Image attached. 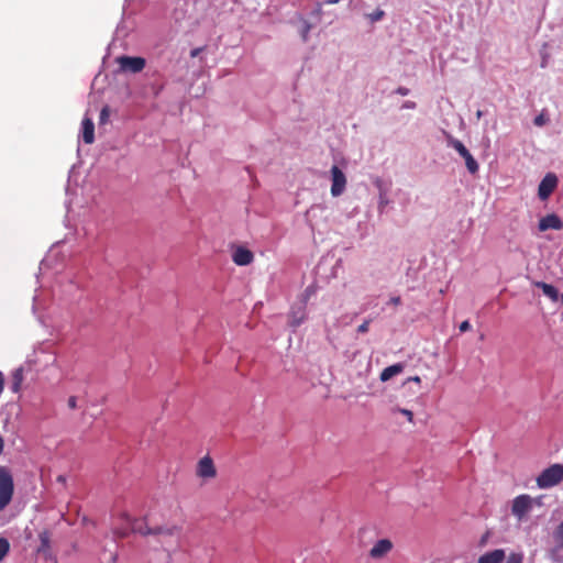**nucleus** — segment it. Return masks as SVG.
Listing matches in <instances>:
<instances>
[{
  "mask_svg": "<svg viewBox=\"0 0 563 563\" xmlns=\"http://www.w3.org/2000/svg\"><path fill=\"white\" fill-rule=\"evenodd\" d=\"M123 519L131 527L133 532L143 536H157L158 541L163 543L164 550L168 553L172 551L173 543H175V547L178 544L180 528L176 525L150 528L144 522L133 519L126 514L123 515Z\"/></svg>",
  "mask_w": 563,
  "mask_h": 563,
  "instance_id": "obj_1",
  "label": "nucleus"
},
{
  "mask_svg": "<svg viewBox=\"0 0 563 563\" xmlns=\"http://www.w3.org/2000/svg\"><path fill=\"white\" fill-rule=\"evenodd\" d=\"M563 481V465L553 464L543 470L537 477V485L541 489L551 488L556 486Z\"/></svg>",
  "mask_w": 563,
  "mask_h": 563,
  "instance_id": "obj_2",
  "label": "nucleus"
},
{
  "mask_svg": "<svg viewBox=\"0 0 563 563\" xmlns=\"http://www.w3.org/2000/svg\"><path fill=\"white\" fill-rule=\"evenodd\" d=\"M14 492L13 478L9 471L0 466V511L11 501Z\"/></svg>",
  "mask_w": 563,
  "mask_h": 563,
  "instance_id": "obj_3",
  "label": "nucleus"
},
{
  "mask_svg": "<svg viewBox=\"0 0 563 563\" xmlns=\"http://www.w3.org/2000/svg\"><path fill=\"white\" fill-rule=\"evenodd\" d=\"M448 145L454 148L464 158L465 166L471 174L474 175L478 172V163L460 140L450 136L448 140Z\"/></svg>",
  "mask_w": 563,
  "mask_h": 563,
  "instance_id": "obj_4",
  "label": "nucleus"
},
{
  "mask_svg": "<svg viewBox=\"0 0 563 563\" xmlns=\"http://www.w3.org/2000/svg\"><path fill=\"white\" fill-rule=\"evenodd\" d=\"M119 65L120 71L137 74L141 73L145 67V59L139 56H119L115 58Z\"/></svg>",
  "mask_w": 563,
  "mask_h": 563,
  "instance_id": "obj_5",
  "label": "nucleus"
},
{
  "mask_svg": "<svg viewBox=\"0 0 563 563\" xmlns=\"http://www.w3.org/2000/svg\"><path fill=\"white\" fill-rule=\"evenodd\" d=\"M331 174V195L333 197L341 196L346 187V177L344 173L336 166L333 165L330 169Z\"/></svg>",
  "mask_w": 563,
  "mask_h": 563,
  "instance_id": "obj_6",
  "label": "nucleus"
},
{
  "mask_svg": "<svg viewBox=\"0 0 563 563\" xmlns=\"http://www.w3.org/2000/svg\"><path fill=\"white\" fill-rule=\"evenodd\" d=\"M532 508V498L529 495H520L512 501L511 511L521 520Z\"/></svg>",
  "mask_w": 563,
  "mask_h": 563,
  "instance_id": "obj_7",
  "label": "nucleus"
},
{
  "mask_svg": "<svg viewBox=\"0 0 563 563\" xmlns=\"http://www.w3.org/2000/svg\"><path fill=\"white\" fill-rule=\"evenodd\" d=\"M196 474L198 477H201L203 479H211L216 477L217 470L210 456L206 455L199 460L196 468Z\"/></svg>",
  "mask_w": 563,
  "mask_h": 563,
  "instance_id": "obj_8",
  "label": "nucleus"
},
{
  "mask_svg": "<svg viewBox=\"0 0 563 563\" xmlns=\"http://www.w3.org/2000/svg\"><path fill=\"white\" fill-rule=\"evenodd\" d=\"M558 186V177L556 175L549 173L543 179L540 181L538 187V196L541 200H545L550 197L553 190Z\"/></svg>",
  "mask_w": 563,
  "mask_h": 563,
  "instance_id": "obj_9",
  "label": "nucleus"
},
{
  "mask_svg": "<svg viewBox=\"0 0 563 563\" xmlns=\"http://www.w3.org/2000/svg\"><path fill=\"white\" fill-rule=\"evenodd\" d=\"M393 547L389 539H380L369 550V556L374 560L383 559L391 551Z\"/></svg>",
  "mask_w": 563,
  "mask_h": 563,
  "instance_id": "obj_10",
  "label": "nucleus"
},
{
  "mask_svg": "<svg viewBox=\"0 0 563 563\" xmlns=\"http://www.w3.org/2000/svg\"><path fill=\"white\" fill-rule=\"evenodd\" d=\"M307 318L306 305L305 302H300L291 307L289 312V325L292 328L299 327Z\"/></svg>",
  "mask_w": 563,
  "mask_h": 563,
  "instance_id": "obj_11",
  "label": "nucleus"
},
{
  "mask_svg": "<svg viewBox=\"0 0 563 563\" xmlns=\"http://www.w3.org/2000/svg\"><path fill=\"white\" fill-rule=\"evenodd\" d=\"M562 228V220L554 213L548 214L539 221V230L542 232L548 230H561Z\"/></svg>",
  "mask_w": 563,
  "mask_h": 563,
  "instance_id": "obj_12",
  "label": "nucleus"
},
{
  "mask_svg": "<svg viewBox=\"0 0 563 563\" xmlns=\"http://www.w3.org/2000/svg\"><path fill=\"white\" fill-rule=\"evenodd\" d=\"M254 255L253 253L243 247L239 246L233 251L232 260L239 266H246L253 262Z\"/></svg>",
  "mask_w": 563,
  "mask_h": 563,
  "instance_id": "obj_13",
  "label": "nucleus"
},
{
  "mask_svg": "<svg viewBox=\"0 0 563 563\" xmlns=\"http://www.w3.org/2000/svg\"><path fill=\"white\" fill-rule=\"evenodd\" d=\"M81 135L86 144H91L95 141V125L90 118H84L81 123Z\"/></svg>",
  "mask_w": 563,
  "mask_h": 563,
  "instance_id": "obj_14",
  "label": "nucleus"
},
{
  "mask_svg": "<svg viewBox=\"0 0 563 563\" xmlns=\"http://www.w3.org/2000/svg\"><path fill=\"white\" fill-rule=\"evenodd\" d=\"M505 559V551L497 549L483 554L478 559V563H501Z\"/></svg>",
  "mask_w": 563,
  "mask_h": 563,
  "instance_id": "obj_15",
  "label": "nucleus"
},
{
  "mask_svg": "<svg viewBox=\"0 0 563 563\" xmlns=\"http://www.w3.org/2000/svg\"><path fill=\"white\" fill-rule=\"evenodd\" d=\"M404 369H405V365L402 363L393 364L383 369V372L380 373L379 379L382 382H387L390 378H393L394 376L402 373Z\"/></svg>",
  "mask_w": 563,
  "mask_h": 563,
  "instance_id": "obj_16",
  "label": "nucleus"
},
{
  "mask_svg": "<svg viewBox=\"0 0 563 563\" xmlns=\"http://www.w3.org/2000/svg\"><path fill=\"white\" fill-rule=\"evenodd\" d=\"M533 285L536 287L542 289V292L544 294V296L550 298L553 302L559 300V291L554 286L543 283V282H536Z\"/></svg>",
  "mask_w": 563,
  "mask_h": 563,
  "instance_id": "obj_17",
  "label": "nucleus"
},
{
  "mask_svg": "<svg viewBox=\"0 0 563 563\" xmlns=\"http://www.w3.org/2000/svg\"><path fill=\"white\" fill-rule=\"evenodd\" d=\"M22 382H23V368L19 367L16 369H14L12 373L11 390L13 393H19L21 389Z\"/></svg>",
  "mask_w": 563,
  "mask_h": 563,
  "instance_id": "obj_18",
  "label": "nucleus"
},
{
  "mask_svg": "<svg viewBox=\"0 0 563 563\" xmlns=\"http://www.w3.org/2000/svg\"><path fill=\"white\" fill-rule=\"evenodd\" d=\"M311 29H312V24L311 23H309L305 19H300L299 33H300L301 38H302L303 42L308 41L309 32L311 31Z\"/></svg>",
  "mask_w": 563,
  "mask_h": 563,
  "instance_id": "obj_19",
  "label": "nucleus"
},
{
  "mask_svg": "<svg viewBox=\"0 0 563 563\" xmlns=\"http://www.w3.org/2000/svg\"><path fill=\"white\" fill-rule=\"evenodd\" d=\"M390 203V200L388 198V194L378 195V202H377V210L379 213H384L386 207Z\"/></svg>",
  "mask_w": 563,
  "mask_h": 563,
  "instance_id": "obj_20",
  "label": "nucleus"
},
{
  "mask_svg": "<svg viewBox=\"0 0 563 563\" xmlns=\"http://www.w3.org/2000/svg\"><path fill=\"white\" fill-rule=\"evenodd\" d=\"M373 183L375 187L378 189V195H383V192L385 195L388 194L389 186L385 184V181L382 178L376 177Z\"/></svg>",
  "mask_w": 563,
  "mask_h": 563,
  "instance_id": "obj_21",
  "label": "nucleus"
},
{
  "mask_svg": "<svg viewBox=\"0 0 563 563\" xmlns=\"http://www.w3.org/2000/svg\"><path fill=\"white\" fill-rule=\"evenodd\" d=\"M553 561L563 563V544L556 545L551 553Z\"/></svg>",
  "mask_w": 563,
  "mask_h": 563,
  "instance_id": "obj_22",
  "label": "nucleus"
},
{
  "mask_svg": "<svg viewBox=\"0 0 563 563\" xmlns=\"http://www.w3.org/2000/svg\"><path fill=\"white\" fill-rule=\"evenodd\" d=\"M10 550V543L5 538H0V562L4 559Z\"/></svg>",
  "mask_w": 563,
  "mask_h": 563,
  "instance_id": "obj_23",
  "label": "nucleus"
},
{
  "mask_svg": "<svg viewBox=\"0 0 563 563\" xmlns=\"http://www.w3.org/2000/svg\"><path fill=\"white\" fill-rule=\"evenodd\" d=\"M110 118V108L108 106H104L99 115V124H106L108 123Z\"/></svg>",
  "mask_w": 563,
  "mask_h": 563,
  "instance_id": "obj_24",
  "label": "nucleus"
},
{
  "mask_svg": "<svg viewBox=\"0 0 563 563\" xmlns=\"http://www.w3.org/2000/svg\"><path fill=\"white\" fill-rule=\"evenodd\" d=\"M549 122V118L547 117L545 112L542 111L539 115H537L533 120L534 125L537 126H543Z\"/></svg>",
  "mask_w": 563,
  "mask_h": 563,
  "instance_id": "obj_25",
  "label": "nucleus"
},
{
  "mask_svg": "<svg viewBox=\"0 0 563 563\" xmlns=\"http://www.w3.org/2000/svg\"><path fill=\"white\" fill-rule=\"evenodd\" d=\"M385 15V12L380 9H377L375 10L374 12L367 14L366 16L372 21V22H377L379 20H382Z\"/></svg>",
  "mask_w": 563,
  "mask_h": 563,
  "instance_id": "obj_26",
  "label": "nucleus"
},
{
  "mask_svg": "<svg viewBox=\"0 0 563 563\" xmlns=\"http://www.w3.org/2000/svg\"><path fill=\"white\" fill-rule=\"evenodd\" d=\"M314 295V289L313 287L309 286L305 289V291L302 292L301 295V301L300 302H305V305H307V301L309 300V298L311 296Z\"/></svg>",
  "mask_w": 563,
  "mask_h": 563,
  "instance_id": "obj_27",
  "label": "nucleus"
},
{
  "mask_svg": "<svg viewBox=\"0 0 563 563\" xmlns=\"http://www.w3.org/2000/svg\"><path fill=\"white\" fill-rule=\"evenodd\" d=\"M523 555L521 553H511L506 563H522Z\"/></svg>",
  "mask_w": 563,
  "mask_h": 563,
  "instance_id": "obj_28",
  "label": "nucleus"
},
{
  "mask_svg": "<svg viewBox=\"0 0 563 563\" xmlns=\"http://www.w3.org/2000/svg\"><path fill=\"white\" fill-rule=\"evenodd\" d=\"M394 410H395V411L400 412V413H401V415H404V416H406V417H407V419H408L410 422H412V421H413V415H412V412H411L410 410H408V409H402V408H396V409H394Z\"/></svg>",
  "mask_w": 563,
  "mask_h": 563,
  "instance_id": "obj_29",
  "label": "nucleus"
},
{
  "mask_svg": "<svg viewBox=\"0 0 563 563\" xmlns=\"http://www.w3.org/2000/svg\"><path fill=\"white\" fill-rule=\"evenodd\" d=\"M371 320H365L362 324L357 328V333H366L368 331Z\"/></svg>",
  "mask_w": 563,
  "mask_h": 563,
  "instance_id": "obj_30",
  "label": "nucleus"
},
{
  "mask_svg": "<svg viewBox=\"0 0 563 563\" xmlns=\"http://www.w3.org/2000/svg\"><path fill=\"white\" fill-rule=\"evenodd\" d=\"M113 533L119 538H125L129 532L125 528H114Z\"/></svg>",
  "mask_w": 563,
  "mask_h": 563,
  "instance_id": "obj_31",
  "label": "nucleus"
},
{
  "mask_svg": "<svg viewBox=\"0 0 563 563\" xmlns=\"http://www.w3.org/2000/svg\"><path fill=\"white\" fill-rule=\"evenodd\" d=\"M554 537L556 540L563 542V521L559 525V527L554 533Z\"/></svg>",
  "mask_w": 563,
  "mask_h": 563,
  "instance_id": "obj_32",
  "label": "nucleus"
},
{
  "mask_svg": "<svg viewBox=\"0 0 563 563\" xmlns=\"http://www.w3.org/2000/svg\"><path fill=\"white\" fill-rule=\"evenodd\" d=\"M67 405L70 409H76L77 408V398L75 396L69 397Z\"/></svg>",
  "mask_w": 563,
  "mask_h": 563,
  "instance_id": "obj_33",
  "label": "nucleus"
},
{
  "mask_svg": "<svg viewBox=\"0 0 563 563\" xmlns=\"http://www.w3.org/2000/svg\"><path fill=\"white\" fill-rule=\"evenodd\" d=\"M471 329V323L465 320L463 321L461 324H460V331L461 332H465V331H468Z\"/></svg>",
  "mask_w": 563,
  "mask_h": 563,
  "instance_id": "obj_34",
  "label": "nucleus"
},
{
  "mask_svg": "<svg viewBox=\"0 0 563 563\" xmlns=\"http://www.w3.org/2000/svg\"><path fill=\"white\" fill-rule=\"evenodd\" d=\"M41 542H42V548L40 549V551L42 549L48 547V537L46 534H41Z\"/></svg>",
  "mask_w": 563,
  "mask_h": 563,
  "instance_id": "obj_35",
  "label": "nucleus"
},
{
  "mask_svg": "<svg viewBox=\"0 0 563 563\" xmlns=\"http://www.w3.org/2000/svg\"><path fill=\"white\" fill-rule=\"evenodd\" d=\"M203 51V47H196L190 52L191 57H197L201 52Z\"/></svg>",
  "mask_w": 563,
  "mask_h": 563,
  "instance_id": "obj_36",
  "label": "nucleus"
},
{
  "mask_svg": "<svg viewBox=\"0 0 563 563\" xmlns=\"http://www.w3.org/2000/svg\"><path fill=\"white\" fill-rule=\"evenodd\" d=\"M400 302H401L400 297H391V298L389 299V303H390V305H394V306H398V305H400Z\"/></svg>",
  "mask_w": 563,
  "mask_h": 563,
  "instance_id": "obj_37",
  "label": "nucleus"
},
{
  "mask_svg": "<svg viewBox=\"0 0 563 563\" xmlns=\"http://www.w3.org/2000/svg\"><path fill=\"white\" fill-rule=\"evenodd\" d=\"M409 382H413V383H417L419 384L421 382L420 377L419 376H412V377H409L406 382V383H409Z\"/></svg>",
  "mask_w": 563,
  "mask_h": 563,
  "instance_id": "obj_38",
  "label": "nucleus"
},
{
  "mask_svg": "<svg viewBox=\"0 0 563 563\" xmlns=\"http://www.w3.org/2000/svg\"><path fill=\"white\" fill-rule=\"evenodd\" d=\"M3 387H4L3 375H2V373L0 372V395H1V394H2V391H3Z\"/></svg>",
  "mask_w": 563,
  "mask_h": 563,
  "instance_id": "obj_39",
  "label": "nucleus"
},
{
  "mask_svg": "<svg viewBox=\"0 0 563 563\" xmlns=\"http://www.w3.org/2000/svg\"><path fill=\"white\" fill-rule=\"evenodd\" d=\"M56 481L64 485L66 483V477L64 475H58Z\"/></svg>",
  "mask_w": 563,
  "mask_h": 563,
  "instance_id": "obj_40",
  "label": "nucleus"
},
{
  "mask_svg": "<svg viewBox=\"0 0 563 563\" xmlns=\"http://www.w3.org/2000/svg\"><path fill=\"white\" fill-rule=\"evenodd\" d=\"M340 0H327L325 3L327 4H335V3H339Z\"/></svg>",
  "mask_w": 563,
  "mask_h": 563,
  "instance_id": "obj_41",
  "label": "nucleus"
},
{
  "mask_svg": "<svg viewBox=\"0 0 563 563\" xmlns=\"http://www.w3.org/2000/svg\"><path fill=\"white\" fill-rule=\"evenodd\" d=\"M482 114H483V113H482V111H481V110H478V111L476 112V117H477L478 119L482 117Z\"/></svg>",
  "mask_w": 563,
  "mask_h": 563,
  "instance_id": "obj_42",
  "label": "nucleus"
},
{
  "mask_svg": "<svg viewBox=\"0 0 563 563\" xmlns=\"http://www.w3.org/2000/svg\"><path fill=\"white\" fill-rule=\"evenodd\" d=\"M559 298H560V300H561V302L563 305V294L561 296L559 295Z\"/></svg>",
  "mask_w": 563,
  "mask_h": 563,
  "instance_id": "obj_43",
  "label": "nucleus"
},
{
  "mask_svg": "<svg viewBox=\"0 0 563 563\" xmlns=\"http://www.w3.org/2000/svg\"><path fill=\"white\" fill-rule=\"evenodd\" d=\"M117 560V556L115 555H112L111 556V561L114 562Z\"/></svg>",
  "mask_w": 563,
  "mask_h": 563,
  "instance_id": "obj_44",
  "label": "nucleus"
}]
</instances>
